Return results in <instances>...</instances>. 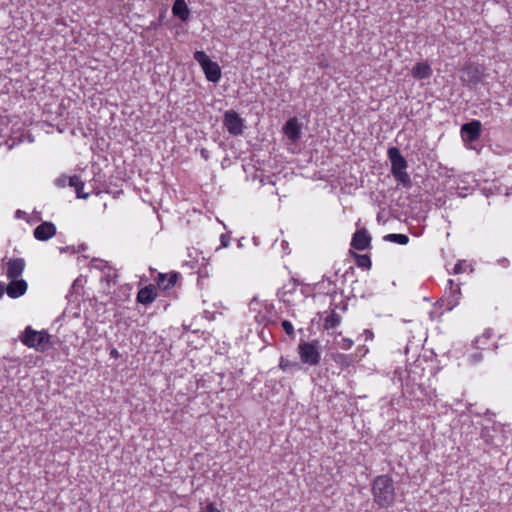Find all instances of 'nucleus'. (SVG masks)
Segmentation results:
<instances>
[{"mask_svg":"<svg viewBox=\"0 0 512 512\" xmlns=\"http://www.w3.org/2000/svg\"><path fill=\"white\" fill-rule=\"evenodd\" d=\"M372 494L375 503L381 508H388L395 500L393 479L385 474L377 476L372 484Z\"/></svg>","mask_w":512,"mask_h":512,"instance_id":"nucleus-1","label":"nucleus"},{"mask_svg":"<svg viewBox=\"0 0 512 512\" xmlns=\"http://www.w3.org/2000/svg\"><path fill=\"white\" fill-rule=\"evenodd\" d=\"M50 338L47 331H36L28 326L21 336V341L27 347L34 348L39 352H45L52 346Z\"/></svg>","mask_w":512,"mask_h":512,"instance_id":"nucleus-2","label":"nucleus"},{"mask_svg":"<svg viewBox=\"0 0 512 512\" xmlns=\"http://www.w3.org/2000/svg\"><path fill=\"white\" fill-rule=\"evenodd\" d=\"M388 158L391 162V172L395 179L404 186L410 184V176L405 171L407 168V161L402 156L397 147H390L387 151Z\"/></svg>","mask_w":512,"mask_h":512,"instance_id":"nucleus-3","label":"nucleus"},{"mask_svg":"<svg viewBox=\"0 0 512 512\" xmlns=\"http://www.w3.org/2000/svg\"><path fill=\"white\" fill-rule=\"evenodd\" d=\"M298 353L303 364L310 366L318 365L321 360L319 341L306 342L301 340L298 345Z\"/></svg>","mask_w":512,"mask_h":512,"instance_id":"nucleus-4","label":"nucleus"},{"mask_svg":"<svg viewBox=\"0 0 512 512\" xmlns=\"http://www.w3.org/2000/svg\"><path fill=\"white\" fill-rule=\"evenodd\" d=\"M194 59L201 66L208 81L217 83L221 78V68L217 62L212 61L204 51H196Z\"/></svg>","mask_w":512,"mask_h":512,"instance_id":"nucleus-5","label":"nucleus"},{"mask_svg":"<svg viewBox=\"0 0 512 512\" xmlns=\"http://www.w3.org/2000/svg\"><path fill=\"white\" fill-rule=\"evenodd\" d=\"M483 76V66L476 63H469L461 70L460 79L465 85L473 87L482 81Z\"/></svg>","mask_w":512,"mask_h":512,"instance_id":"nucleus-6","label":"nucleus"},{"mask_svg":"<svg viewBox=\"0 0 512 512\" xmlns=\"http://www.w3.org/2000/svg\"><path fill=\"white\" fill-rule=\"evenodd\" d=\"M223 125L234 136L242 135L245 128L244 120L235 110H227L224 113Z\"/></svg>","mask_w":512,"mask_h":512,"instance_id":"nucleus-7","label":"nucleus"},{"mask_svg":"<svg viewBox=\"0 0 512 512\" xmlns=\"http://www.w3.org/2000/svg\"><path fill=\"white\" fill-rule=\"evenodd\" d=\"M481 122L479 120H472L464 123L461 126V137L464 142H474L479 139L481 135Z\"/></svg>","mask_w":512,"mask_h":512,"instance_id":"nucleus-8","label":"nucleus"},{"mask_svg":"<svg viewBox=\"0 0 512 512\" xmlns=\"http://www.w3.org/2000/svg\"><path fill=\"white\" fill-rule=\"evenodd\" d=\"M371 236L365 228L357 230L351 240V246L359 251L370 248Z\"/></svg>","mask_w":512,"mask_h":512,"instance_id":"nucleus-9","label":"nucleus"},{"mask_svg":"<svg viewBox=\"0 0 512 512\" xmlns=\"http://www.w3.org/2000/svg\"><path fill=\"white\" fill-rule=\"evenodd\" d=\"M11 281L5 286V292L11 298H19L23 296L28 288L27 282L24 279H10Z\"/></svg>","mask_w":512,"mask_h":512,"instance_id":"nucleus-10","label":"nucleus"},{"mask_svg":"<svg viewBox=\"0 0 512 512\" xmlns=\"http://www.w3.org/2000/svg\"><path fill=\"white\" fill-rule=\"evenodd\" d=\"M34 237L39 241H47L56 234V226L52 222H43L33 231Z\"/></svg>","mask_w":512,"mask_h":512,"instance_id":"nucleus-11","label":"nucleus"},{"mask_svg":"<svg viewBox=\"0 0 512 512\" xmlns=\"http://www.w3.org/2000/svg\"><path fill=\"white\" fill-rule=\"evenodd\" d=\"M25 269V260L23 258H13L7 262L6 275L9 279H18Z\"/></svg>","mask_w":512,"mask_h":512,"instance_id":"nucleus-12","label":"nucleus"},{"mask_svg":"<svg viewBox=\"0 0 512 512\" xmlns=\"http://www.w3.org/2000/svg\"><path fill=\"white\" fill-rule=\"evenodd\" d=\"M284 134L293 142L301 137V125L296 117L290 118L283 127Z\"/></svg>","mask_w":512,"mask_h":512,"instance_id":"nucleus-13","label":"nucleus"},{"mask_svg":"<svg viewBox=\"0 0 512 512\" xmlns=\"http://www.w3.org/2000/svg\"><path fill=\"white\" fill-rule=\"evenodd\" d=\"M178 276L179 274L177 272H172L169 274L159 273L156 279L157 286L159 289L168 290L175 285Z\"/></svg>","mask_w":512,"mask_h":512,"instance_id":"nucleus-14","label":"nucleus"},{"mask_svg":"<svg viewBox=\"0 0 512 512\" xmlns=\"http://www.w3.org/2000/svg\"><path fill=\"white\" fill-rule=\"evenodd\" d=\"M157 297L155 287L153 285L141 288L137 294V302L143 305L151 304Z\"/></svg>","mask_w":512,"mask_h":512,"instance_id":"nucleus-15","label":"nucleus"},{"mask_svg":"<svg viewBox=\"0 0 512 512\" xmlns=\"http://www.w3.org/2000/svg\"><path fill=\"white\" fill-rule=\"evenodd\" d=\"M433 71L430 65L426 62H418L412 68L411 74L415 79H427L432 75Z\"/></svg>","mask_w":512,"mask_h":512,"instance_id":"nucleus-16","label":"nucleus"},{"mask_svg":"<svg viewBox=\"0 0 512 512\" xmlns=\"http://www.w3.org/2000/svg\"><path fill=\"white\" fill-rule=\"evenodd\" d=\"M172 13L175 17H178L181 21L186 22L190 16V10L185 0H175L172 6Z\"/></svg>","mask_w":512,"mask_h":512,"instance_id":"nucleus-17","label":"nucleus"},{"mask_svg":"<svg viewBox=\"0 0 512 512\" xmlns=\"http://www.w3.org/2000/svg\"><path fill=\"white\" fill-rule=\"evenodd\" d=\"M69 186L75 188L77 198L87 199L89 197V193H85L83 191L84 182L80 179L79 176L73 175V176L69 177Z\"/></svg>","mask_w":512,"mask_h":512,"instance_id":"nucleus-18","label":"nucleus"},{"mask_svg":"<svg viewBox=\"0 0 512 512\" xmlns=\"http://www.w3.org/2000/svg\"><path fill=\"white\" fill-rule=\"evenodd\" d=\"M341 322V317L339 314H337L335 311H332L330 315H328L325 318L324 321V329H334L336 328Z\"/></svg>","mask_w":512,"mask_h":512,"instance_id":"nucleus-19","label":"nucleus"},{"mask_svg":"<svg viewBox=\"0 0 512 512\" xmlns=\"http://www.w3.org/2000/svg\"><path fill=\"white\" fill-rule=\"evenodd\" d=\"M350 253L355 258L358 267L370 269L371 259L367 254H357L353 251H350Z\"/></svg>","mask_w":512,"mask_h":512,"instance_id":"nucleus-20","label":"nucleus"},{"mask_svg":"<svg viewBox=\"0 0 512 512\" xmlns=\"http://www.w3.org/2000/svg\"><path fill=\"white\" fill-rule=\"evenodd\" d=\"M384 240L394 242L400 245H406L409 242V237L405 234H388L384 237Z\"/></svg>","mask_w":512,"mask_h":512,"instance_id":"nucleus-21","label":"nucleus"},{"mask_svg":"<svg viewBox=\"0 0 512 512\" xmlns=\"http://www.w3.org/2000/svg\"><path fill=\"white\" fill-rule=\"evenodd\" d=\"M460 294V286L456 284L455 287L450 290V296L448 298V309H452L458 304Z\"/></svg>","mask_w":512,"mask_h":512,"instance_id":"nucleus-22","label":"nucleus"},{"mask_svg":"<svg viewBox=\"0 0 512 512\" xmlns=\"http://www.w3.org/2000/svg\"><path fill=\"white\" fill-rule=\"evenodd\" d=\"M279 367L283 371H286V370L291 369V368H299V364L297 362H291V361L285 359L284 357H281L280 358Z\"/></svg>","mask_w":512,"mask_h":512,"instance_id":"nucleus-23","label":"nucleus"},{"mask_svg":"<svg viewBox=\"0 0 512 512\" xmlns=\"http://www.w3.org/2000/svg\"><path fill=\"white\" fill-rule=\"evenodd\" d=\"M281 326L283 328V330L286 332L287 335H289L290 337H294V328H293V325L290 321L288 320H283L282 323H281Z\"/></svg>","mask_w":512,"mask_h":512,"instance_id":"nucleus-24","label":"nucleus"},{"mask_svg":"<svg viewBox=\"0 0 512 512\" xmlns=\"http://www.w3.org/2000/svg\"><path fill=\"white\" fill-rule=\"evenodd\" d=\"M353 345V341L349 338H342L341 342H339V346L342 348V349H350Z\"/></svg>","mask_w":512,"mask_h":512,"instance_id":"nucleus-25","label":"nucleus"},{"mask_svg":"<svg viewBox=\"0 0 512 512\" xmlns=\"http://www.w3.org/2000/svg\"><path fill=\"white\" fill-rule=\"evenodd\" d=\"M67 180L69 181V177L63 174L55 180V184L58 187H65Z\"/></svg>","mask_w":512,"mask_h":512,"instance_id":"nucleus-26","label":"nucleus"},{"mask_svg":"<svg viewBox=\"0 0 512 512\" xmlns=\"http://www.w3.org/2000/svg\"><path fill=\"white\" fill-rule=\"evenodd\" d=\"M199 512H221L216 508L215 504L210 502L206 505L205 508H202Z\"/></svg>","mask_w":512,"mask_h":512,"instance_id":"nucleus-27","label":"nucleus"},{"mask_svg":"<svg viewBox=\"0 0 512 512\" xmlns=\"http://www.w3.org/2000/svg\"><path fill=\"white\" fill-rule=\"evenodd\" d=\"M221 247H227L229 245L230 236L229 234H222L220 236Z\"/></svg>","mask_w":512,"mask_h":512,"instance_id":"nucleus-28","label":"nucleus"},{"mask_svg":"<svg viewBox=\"0 0 512 512\" xmlns=\"http://www.w3.org/2000/svg\"><path fill=\"white\" fill-rule=\"evenodd\" d=\"M481 359H482V354L481 353H475V354L471 355V361L473 363H477V362L481 361Z\"/></svg>","mask_w":512,"mask_h":512,"instance_id":"nucleus-29","label":"nucleus"},{"mask_svg":"<svg viewBox=\"0 0 512 512\" xmlns=\"http://www.w3.org/2000/svg\"><path fill=\"white\" fill-rule=\"evenodd\" d=\"M201 156H202L205 160H208V158H209V152H208L205 148H203V149H201Z\"/></svg>","mask_w":512,"mask_h":512,"instance_id":"nucleus-30","label":"nucleus"},{"mask_svg":"<svg viewBox=\"0 0 512 512\" xmlns=\"http://www.w3.org/2000/svg\"><path fill=\"white\" fill-rule=\"evenodd\" d=\"M5 292V285L3 282L0 281V298L3 296Z\"/></svg>","mask_w":512,"mask_h":512,"instance_id":"nucleus-31","label":"nucleus"},{"mask_svg":"<svg viewBox=\"0 0 512 512\" xmlns=\"http://www.w3.org/2000/svg\"><path fill=\"white\" fill-rule=\"evenodd\" d=\"M461 270H462V268H461V263H457V264L455 265V267H454V272H455V273H460V272H461Z\"/></svg>","mask_w":512,"mask_h":512,"instance_id":"nucleus-32","label":"nucleus"},{"mask_svg":"<svg viewBox=\"0 0 512 512\" xmlns=\"http://www.w3.org/2000/svg\"><path fill=\"white\" fill-rule=\"evenodd\" d=\"M110 355L111 357L117 358L119 356V353L116 349H112Z\"/></svg>","mask_w":512,"mask_h":512,"instance_id":"nucleus-33","label":"nucleus"},{"mask_svg":"<svg viewBox=\"0 0 512 512\" xmlns=\"http://www.w3.org/2000/svg\"><path fill=\"white\" fill-rule=\"evenodd\" d=\"M448 284H449V288H450V290H451L452 288H454V287H455V285H456V284H454L453 280H451V279L448 281Z\"/></svg>","mask_w":512,"mask_h":512,"instance_id":"nucleus-34","label":"nucleus"},{"mask_svg":"<svg viewBox=\"0 0 512 512\" xmlns=\"http://www.w3.org/2000/svg\"><path fill=\"white\" fill-rule=\"evenodd\" d=\"M85 249H86L85 244H82V245H80V246L78 247L77 252L82 251V250H85Z\"/></svg>","mask_w":512,"mask_h":512,"instance_id":"nucleus-35","label":"nucleus"},{"mask_svg":"<svg viewBox=\"0 0 512 512\" xmlns=\"http://www.w3.org/2000/svg\"><path fill=\"white\" fill-rule=\"evenodd\" d=\"M367 337H372L373 333L370 330H366Z\"/></svg>","mask_w":512,"mask_h":512,"instance_id":"nucleus-36","label":"nucleus"},{"mask_svg":"<svg viewBox=\"0 0 512 512\" xmlns=\"http://www.w3.org/2000/svg\"><path fill=\"white\" fill-rule=\"evenodd\" d=\"M367 337H372L373 333L370 330H366Z\"/></svg>","mask_w":512,"mask_h":512,"instance_id":"nucleus-37","label":"nucleus"},{"mask_svg":"<svg viewBox=\"0 0 512 512\" xmlns=\"http://www.w3.org/2000/svg\"><path fill=\"white\" fill-rule=\"evenodd\" d=\"M68 250H69V247L62 248V249H61V252H66V251H68Z\"/></svg>","mask_w":512,"mask_h":512,"instance_id":"nucleus-38","label":"nucleus"},{"mask_svg":"<svg viewBox=\"0 0 512 512\" xmlns=\"http://www.w3.org/2000/svg\"><path fill=\"white\" fill-rule=\"evenodd\" d=\"M16 216H17V217L21 216V211H20V210H17V212H16Z\"/></svg>","mask_w":512,"mask_h":512,"instance_id":"nucleus-39","label":"nucleus"},{"mask_svg":"<svg viewBox=\"0 0 512 512\" xmlns=\"http://www.w3.org/2000/svg\"><path fill=\"white\" fill-rule=\"evenodd\" d=\"M253 241H254V243H255V244H257V243H258V240H257V238H256V237H254V238H253Z\"/></svg>","mask_w":512,"mask_h":512,"instance_id":"nucleus-40","label":"nucleus"},{"mask_svg":"<svg viewBox=\"0 0 512 512\" xmlns=\"http://www.w3.org/2000/svg\"><path fill=\"white\" fill-rule=\"evenodd\" d=\"M97 261H98V259H93V260H92V262H93V263H94V262H97ZM99 262H101V261L99 260Z\"/></svg>","mask_w":512,"mask_h":512,"instance_id":"nucleus-41","label":"nucleus"},{"mask_svg":"<svg viewBox=\"0 0 512 512\" xmlns=\"http://www.w3.org/2000/svg\"><path fill=\"white\" fill-rule=\"evenodd\" d=\"M98 269H102V267L100 266V264H97L96 266Z\"/></svg>","mask_w":512,"mask_h":512,"instance_id":"nucleus-42","label":"nucleus"},{"mask_svg":"<svg viewBox=\"0 0 512 512\" xmlns=\"http://www.w3.org/2000/svg\"><path fill=\"white\" fill-rule=\"evenodd\" d=\"M98 269H102V267L100 266V264H97L96 266Z\"/></svg>","mask_w":512,"mask_h":512,"instance_id":"nucleus-43","label":"nucleus"}]
</instances>
